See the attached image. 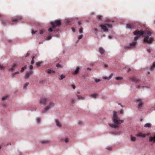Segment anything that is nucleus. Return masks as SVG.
<instances>
[{"instance_id": "14", "label": "nucleus", "mask_w": 155, "mask_h": 155, "mask_svg": "<svg viewBox=\"0 0 155 155\" xmlns=\"http://www.w3.org/2000/svg\"><path fill=\"white\" fill-rule=\"evenodd\" d=\"M98 94H92L89 95V96L93 97L94 98H95L97 97Z\"/></svg>"}, {"instance_id": "40", "label": "nucleus", "mask_w": 155, "mask_h": 155, "mask_svg": "<svg viewBox=\"0 0 155 155\" xmlns=\"http://www.w3.org/2000/svg\"><path fill=\"white\" fill-rule=\"evenodd\" d=\"M79 32L80 33H81L83 32V28H81L79 30Z\"/></svg>"}, {"instance_id": "54", "label": "nucleus", "mask_w": 155, "mask_h": 155, "mask_svg": "<svg viewBox=\"0 0 155 155\" xmlns=\"http://www.w3.org/2000/svg\"><path fill=\"white\" fill-rule=\"evenodd\" d=\"M72 31H73V32H75V29L74 28H72Z\"/></svg>"}, {"instance_id": "47", "label": "nucleus", "mask_w": 155, "mask_h": 155, "mask_svg": "<svg viewBox=\"0 0 155 155\" xmlns=\"http://www.w3.org/2000/svg\"><path fill=\"white\" fill-rule=\"evenodd\" d=\"M74 99H72L71 100V102L73 104L74 103Z\"/></svg>"}, {"instance_id": "60", "label": "nucleus", "mask_w": 155, "mask_h": 155, "mask_svg": "<svg viewBox=\"0 0 155 155\" xmlns=\"http://www.w3.org/2000/svg\"><path fill=\"white\" fill-rule=\"evenodd\" d=\"M29 55V54L28 53H27L26 56H28Z\"/></svg>"}, {"instance_id": "10", "label": "nucleus", "mask_w": 155, "mask_h": 155, "mask_svg": "<svg viewBox=\"0 0 155 155\" xmlns=\"http://www.w3.org/2000/svg\"><path fill=\"white\" fill-rule=\"evenodd\" d=\"M21 17H18L13 18L12 19V21L13 22H16L21 20Z\"/></svg>"}, {"instance_id": "26", "label": "nucleus", "mask_w": 155, "mask_h": 155, "mask_svg": "<svg viewBox=\"0 0 155 155\" xmlns=\"http://www.w3.org/2000/svg\"><path fill=\"white\" fill-rule=\"evenodd\" d=\"M26 68H27L26 66H25L24 67H22L21 69V72H23L24 71V70Z\"/></svg>"}, {"instance_id": "34", "label": "nucleus", "mask_w": 155, "mask_h": 155, "mask_svg": "<svg viewBox=\"0 0 155 155\" xmlns=\"http://www.w3.org/2000/svg\"><path fill=\"white\" fill-rule=\"evenodd\" d=\"M64 78H65V76L64 75L62 74L60 78V80H62Z\"/></svg>"}, {"instance_id": "43", "label": "nucleus", "mask_w": 155, "mask_h": 155, "mask_svg": "<svg viewBox=\"0 0 155 155\" xmlns=\"http://www.w3.org/2000/svg\"><path fill=\"white\" fill-rule=\"evenodd\" d=\"M83 35H80L78 37V39H81L82 38Z\"/></svg>"}, {"instance_id": "52", "label": "nucleus", "mask_w": 155, "mask_h": 155, "mask_svg": "<svg viewBox=\"0 0 155 155\" xmlns=\"http://www.w3.org/2000/svg\"><path fill=\"white\" fill-rule=\"evenodd\" d=\"M29 68L31 70L33 68V66L32 65H31L30 66Z\"/></svg>"}, {"instance_id": "57", "label": "nucleus", "mask_w": 155, "mask_h": 155, "mask_svg": "<svg viewBox=\"0 0 155 155\" xmlns=\"http://www.w3.org/2000/svg\"><path fill=\"white\" fill-rule=\"evenodd\" d=\"M147 51L149 52V53H150V49H148L147 50Z\"/></svg>"}, {"instance_id": "24", "label": "nucleus", "mask_w": 155, "mask_h": 155, "mask_svg": "<svg viewBox=\"0 0 155 155\" xmlns=\"http://www.w3.org/2000/svg\"><path fill=\"white\" fill-rule=\"evenodd\" d=\"M155 67V62H153V65L150 68V70L151 71L153 70Z\"/></svg>"}, {"instance_id": "44", "label": "nucleus", "mask_w": 155, "mask_h": 155, "mask_svg": "<svg viewBox=\"0 0 155 155\" xmlns=\"http://www.w3.org/2000/svg\"><path fill=\"white\" fill-rule=\"evenodd\" d=\"M138 37H135L134 38V41H136L137 42V40L138 39Z\"/></svg>"}, {"instance_id": "16", "label": "nucleus", "mask_w": 155, "mask_h": 155, "mask_svg": "<svg viewBox=\"0 0 155 155\" xmlns=\"http://www.w3.org/2000/svg\"><path fill=\"white\" fill-rule=\"evenodd\" d=\"M55 122H56V125H57L58 127H61V124L59 122V121H58V120L57 119H56L55 120Z\"/></svg>"}, {"instance_id": "8", "label": "nucleus", "mask_w": 155, "mask_h": 155, "mask_svg": "<svg viewBox=\"0 0 155 155\" xmlns=\"http://www.w3.org/2000/svg\"><path fill=\"white\" fill-rule=\"evenodd\" d=\"M33 73V71H32L31 70L30 71L27 72L26 73L25 76V79H28L29 78V76L30 75L32 74Z\"/></svg>"}, {"instance_id": "5", "label": "nucleus", "mask_w": 155, "mask_h": 155, "mask_svg": "<svg viewBox=\"0 0 155 155\" xmlns=\"http://www.w3.org/2000/svg\"><path fill=\"white\" fill-rule=\"evenodd\" d=\"M39 101L41 104L45 105L48 102V99L46 97H42L40 99Z\"/></svg>"}, {"instance_id": "49", "label": "nucleus", "mask_w": 155, "mask_h": 155, "mask_svg": "<svg viewBox=\"0 0 155 155\" xmlns=\"http://www.w3.org/2000/svg\"><path fill=\"white\" fill-rule=\"evenodd\" d=\"M137 88H140L142 87L140 86V85H139L137 84Z\"/></svg>"}, {"instance_id": "27", "label": "nucleus", "mask_w": 155, "mask_h": 155, "mask_svg": "<svg viewBox=\"0 0 155 155\" xmlns=\"http://www.w3.org/2000/svg\"><path fill=\"white\" fill-rule=\"evenodd\" d=\"M131 140L133 141H135L136 140V138L135 137L131 136Z\"/></svg>"}, {"instance_id": "58", "label": "nucleus", "mask_w": 155, "mask_h": 155, "mask_svg": "<svg viewBox=\"0 0 155 155\" xmlns=\"http://www.w3.org/2000/svg\"><path fill=\"white\" fill-rule=\"evenodd\" d=\"M104 67H105V68H107V64H105L104 65Z\"/></svg>"}, {"instance_id": "61", "label": "nucleus", "mask_w": 155, "mask_h": 155, "mask_svg": "<svg viewBox=\"0 0 155 155\" xmlns=\"http://www.w3.org/2000/svg\"><path fill=\"white\" fill-rule=\"evenodd\" d=\"M150 135V133H147V134H146V135L148 136V135Z\"/></svg>"}, {"instance_id": "36", "label": "nucleus", "mask_w": 155, "mask_h": 155, "mask_svg": "<svg viewBox=\"0 0 155 155\" xmlns=\"http://www.w3.org/2000/svg\"><path fill=\"white\" fill-rule=\"evenodd\" d=\"M105 21L106 22H113L114 21H111L109 19H108L106 20V21Z\"/></svg>"}, {"instance_id": "4", "label": "nucleus", "mask_w": 155, "mask_h": 155, "mask_svg": "<svg viewBox=\"0 0 155 155\" xmlns=\"http://www.w3.org/2000/svg\"><path fill=\"white\" fill-rule=\"evenodd\" d=\"M54 106V104L52 102H50L49 105L47 106L43 112V113L47 111L48 110Z\"/></svg>"}, {"instance_id": "7", "label": "nucleus", "mask_w": 155, "mask_h": 155, "mask_svg": "<svg viewBox=\"0 0 155 155\" xmlns=\"http://www.w3.org/2000/svg\"><path fill=\"white\" fill-rule=\"evenodd\" d=\"M136 44L137 42L136 41H134L130 44L129 46H126L125 47V48L126 49L129 48H133L135 47Z\"/></svg>"}, {"instance_id": "31", "label": "nucleus", "mask_w": 155, "mask_h": 155, "mask_svg": "<svg viewBox=\"0 0 155 155\" xmlns=\"http://www.w3.org/2000/svg\"><path fill=\"white\" fill-rule=\"evenodd\" d=\"M116 79L117 80H120L122 79V78L121 77H116Z\"/></svg>"}, {"instance_id": "53", "label": "nucleus", "mask_w": 155, "mask_h": 155, "mask_svg": "<svg viewBox=\"0 0 155 155\" xmlns=\"http://www.w3.org/2000/svg\"><path fill=\"white\" fill-rule=\"evenodd\" d=\"M107 149L108 150H111L112 149V148L111 147H109L107 148Z\"/></svg>"}, {"instance_id": "15", "label": "nucleus", "mask_w": 155, "mask_h": 155, "mask_svg": "<svg viewBox=\"0 0 155 155\" xmlns=\"http://www.w3.org/2000/svg\"><path fill=\"white\" fill-rule=\"evenodd\" d=\"M149 141L150 142L153 141L154 142H155V136L153 137H150L149 138Z\"/></svg>"}, {"instance_id": "55", "label": "nucleus", "mask_w": 155, "mask_h": 155, "mask_svg": "<svg viewBox=\"0 0 155 155\" xmlns=\"http://www.w3.org/2000/svg\"><path fill=\"white\" fill-rule=\"evenodd\" d=\"M123 113V110H121L120 111V113L122 114Z\"/></svg>"}, {"instance_id": "1", "label": "nucleus", "mask_w": 155, "mask_h": 155, "mask_svg": "<svg viewBox=\"0 0 155 155\" xmlns=\"http://www.w3.org/2000/svg\"><path fill=\"white\" fill-rule=\"evenodd\" d=\"M134 34L136 35L141 36L143 35L144 37L143 41L146 43H150L153 40V38H149V37L151 35V32L149 31H136L134 32Z\"/></svg>"}, {"instance_id": "19", "label": "nucleus", "mask_w": 155, "mask_h": 155, "mask_svg": "<svg viewBox=\"0 0 155 155\" xmlns=\"http://www.w3.org/2000/svg\"><path fill=\"white\" fill-rule=\"evenodd\" d=\"M55 72V71L51 69L48 70L47 71V73L48 74H51V73H54Z\"/></svg>"}, {"instance_id": "21", "label": "nucleus", "mask_w": 155, "mask_h": 155, "mask_svg": "<svg viewBox=\"0 0 155 155\" xmlns=\"http://www.w3.org/2000/svg\"><path fill=\"white\" fill-rule=\"evenodd\" d=\"M79 67H77L76 68V70L74 72V74H77L78 72L79 71Z\"/></svg>"}, {"instance_id": "23", "label": "nucleus", "mask_w": 155, "mask_h": 155, "mask_svg": "<svg viewBox=\"0 0 155 155\" xmlns=\"http://www.w3.org/2000/svg\"><path fill=\"white\" fill-rule=\"evenodd\" d=\"M151 124L150 123H147L144 125V127L150 128L151 127Z\"/></svg>"}, {"instance_id": "42", "label": "nucleus", "mask_w": 155, "mask_h": 155, "mask_svg": "<svg viewBox=\"0 0 155 155\" xmlns=\"http://www.w3.org/2000/svg\"><path fill=\"white\" fill-rule=\"evenodd\" d=\"M51 38V36H48L46 40H50Z\"/></svg>"}, {"instance_id": "48", "label": "nucleus", "mask_w": 155, "mask_h": 155, "mask_svg": "<svg viewBox=\"0 0 155 155\" xmlns=\"http://www.w3.org/2000/svg\"><path fill=\"white\" fill-rule=\"evenodd\" d=\"M37 31H34V30H32L31 32L32 34H35L36 32Z\"/></svg>"}, {"instance_id": "30", "label": "nucleus", "mask_w": 155, "mask_h": 155, "mask_svg": "<svg viewBox=\"0 0 155 155\" xmlns=\"http://www.w3.org/2000/svg\"><path fill=\"white\" fill-rule=\"evenodd\" d=\"M106 25H107L109 27L111 28L112 27V26L111 25H110L108 24H105Z\"/></svg>"}, {"instance_id": "51", "label": "nucleus", "mask_w": 155, "mask_h": 155, "mask_svg": "<svg viewBox=\"0 0 155 155\" xmlns=\"http://www.w3.org/2000/svg\"><path fill=\"white\" fill-rule=\"evenodd\" d=\"M65 141L66 143H68V139L67 138H66V139H65Z\"/></svg>"}, {"instance_id": "38", "label": "nucleus", "mask_w": 155, "mask_h": 155, "mask_svg": "<svg viewBox=\"0 0 155 155\" xmlns=\"http://www.w3.org/2000/svg\"><path fill=\"white\" fill-rule=\"evenodd\" d=\"M8 97L7 96H6L5 97H2V99L3 101L5 100Z\"/></svg>"}, {"instance_id": "37", "label": "nucleus", "mask_w": 155, "mask_h": 155, "mask_svg": "<svg viewBox=\"0 0 155 155\" xmlns=\"http://www.w3.org/2000/svg\"><path fill=\"white\" fill-rule=\"evenodd\" d=\"M28 83H26L25 84L24 86V88H25L28 85Z\"/></svg>"}, {"instance_id": "59", "label": "nucleus", "mask_w": 155, "mask_h": 155, "mask_svg": "<svg viewBox=\"0 0 155 155\" xmlns=\"http://www.w3.org/2000/svg\"><path fill=\"white\" fill-rule=\"evenodd\" d=\"M81 22H80V21H79V22H78V25H81Z\"/></svg>"}, {"instance_id": "33", "label": "nucleus", "mask_w": 155, "mask_h": 155, "mask_svg": "<svg viewBox=\"0 0 155 155\" xmlns=\"http://www.w3.org/2000/svg\"><path fill=\"white\" fill-rule=\"evenodd\" d=\"M41 62H38L36 63V64L37 66H40L41 65Z\"/></svg>"}, {"instance_id": "12", "label": "nucleus", "mask_w": 155, "mask_h": 155, "mask_svg": "<svg viewBox=\"0 0 155 155\" xmlns=\"http://www.w3.org/2000/svg\"><path fill=\"white\" fill-rule=\"evenodd\" d=\"M100 26L101 27V28L103 29L105 31H107L108 29L107 28L106 26L104 25H100Z\"/></svg>"}, {"instance_id": "22", "label": "nucleus", "mask_w": 155, "mask_h": 155, "mask_svg": "<svg viewBox=\"0 0 155 155\" xmlns=\"http://www.w3.org/2000/svg\"><path fill=\"white\" fill-rule=\"evenodd\" d=\"M77 97H78V99L79 100H84V97L79 95L77 94Z\"/></svg>"}, {"instance_id": "39", "label": "nucleus", "mask_w": 155, "mask_h": 155, "mask_svg": "<svg viewBox=\"0 0 155 155\" xmlns=\"http://www.w3.org/2000/svg\"><path fill=\"white\" fill-rule=\"evenodd\" d=\"M40 120H41L40 118H38L37 120V123H39L40 122Z\"/></svg>"}, {"instance_id": "56", "label": "nucleus", "mask_w": 155, "mask_h": 155, "mask_svg": "<svg viewBox=\"0 0 155 155\" xmlns=\"http://www.w3.org/2000/svg\"><path fill=\"white\" fill-rule=\"evenodd\" d=\"M72 88L74 89H75V86H74V85H72Z\"/></svg>"}, {"instance_id": "62", "label": "nucleus", "mask_w": 155, "mask_h": 155, "mask_svg": "<svg viewBox=\"0 0 155 155\" xmlns=\"http://www.w3.org/2000/svg\"><path fill=\"white\" fill-rule=\"evenodd\" d=\"M108 38H109L111 39V37L110 36H108Z\"/></svg>"}, {"instance_id": "41", "label": "nucleus", "mask_w": 155, "mask_h": 155, "mask_svg": "<svg viewBox=\"0 0 155 155\" xmlns=\"http://www.w3.org/2000/svg\"><path fill=\"white\" fill-rule=\"evenodd\" d=\"M19 72H18V71H17V72H15V73H13V74H12V77H13L14 76V75H15V74H19Z\"/></svg>"}, {"instance_id": "32", "label": "nucleus", "mask_w": 155, "mask_h": 155, "mask_svg": "<svg viewBox=\"0 0 155 155\" xmlns=\"http://www.w3.org/2000/svg\"><path fill=\"white\" fill-rule=\"evenodd\" d=\"M34 57L33 56L32 57V61H31V64H33L34 63Z\"/></svg>"}, {"instance_id": "17", "label": "nucleus", "mask_w": 155, "mask_h": 155, "mask_svg": "<svg viewBox=\"0 0 155 155\" xmlns=\"http://www.w3.org/2000/svg\"><path fill=\"white\" fill-rule=\"evenodd\" d=\"M16 66V64H14L10 68L9 70L13 71L15 68Z\"/></svg>"}, {"instance_id": "20", "label": "nucleus", "mask_w": 155, "mask_h": 155, "mask_svg": "<svg viewBox=\"0 0 155 155\" xmlns=\"http://www.w3.org/2000/svg\"><path fill=\"white\" fill-rule=\"evenodd\" d=\"M49 142V141L48 140H42L41 141V143L42 144L48 143Z\"/></svg>"}, {"instance_id": "25", "label": "nucleus", "mask_w": 155, "mask_h": 155, "mask_svg": "<svg viewBox=\"0 0 155 155\" xmlns=\"http://www.w3.org/2000/svg\"><path fill=\"white\" fill-rule=\"evenodd\" d=\"M113 75V74H111L109 76V77H105L104 78V79H110L111 78Z\"/></svg>"}, {"instance_id": "29", "label": "nucleus", "mask_w": 155, "mask_h": 155, "mask_svg": "<svg viewBox=\"0 0 155 155\" xmlns=\"http://www.w3.org/2000/svg\"><path fill=\"white\" fill-rule=\"evenodd\" d=\"M4 67L3 66L0 65V69L1 70H3L4 69Z\"/></svg>"}, {"instance_id": "9", "label": "nucleus", "mask_w": 155, "mask_h": 155, "mask_svg": "<svg viewBox=\"0 0 155 155\" xmlns=\"http://www.w3.org/2000/svg\"><path fill=\"white\" fill-rule=\"evenodd\" d=\"M134 24L133 23H129L127 25V28L129 29L134 28Z\"/></svg>"}, {"instance_id": "50", "label": "nucleus", "mask_w": 155, "mask_h": 155, "mask_svg": "<svg viewBox=\"0 0 155 155\" xmlns=\"http://www.w3.org/2000/svg\"><path fill=\"white\" fill-rule=\"evenodd\" d=\"M44 33V31L42 30H41L40 31V34H42Z\"/></svg>"}, {"instance_id": "2", "label": "nucleus", "mask_w": 155, "mask_h": 155, "mask_svg": "<svg viewBox=\"0 0 155 155\" xmlns=\"http://www.w3.org/2000/svg\"><path fill=\"white\" fill-rule=\"evenodd\" d=\"M112 120L114 124H109V125L111 127L115 128H117L118 125L121 124L124 122L123 120L119 119L117 114V112L115 111L113 112Z\"/></svg>"}, {"instance_id": "6", "label": "nucleus", "mask_w": 155, "mask_h": 155, "mask_svg": "<svg viewBox=\"0 0 155 155\" xmlns=\"http://www.w3.org/2000/svg\"><path fill=\"white\" fill-rule=\"evenodd\" d=\"M135 102L138 104V108H140L142 107L143 103L141 100L140 99H137L135 100Z\"/></svg>"}, {"instance_id": "46", "label": "nucleus", "mask_w": 155, "mask_h": 155, "mask_svg": "<svg viewBox=\"0 0 155 155\" xmlns=\"http://www.w3.org/2000/svg\"><path fill=\"white\" fill-rule=\"evenodd\" d=\"M95 81L96 82H98L100 81V80L99 79H95Z\"/></svg>"}, {"instance_id": "3", "label": "nucleus", "mask_w": 155, "mask_h": 155, "mask_svg": "<svg viewBox=\"0 0 155 155\" xmlns=\"http://www.w3.org/2000/svg\"><path fill=\"white\" fill-rule=\"evenodd\" d=\"M51 25L52 28H50L48 31L49 32H51L53 31V28H54L56 27L59 26L61 25V22L60 20H57L54 21V22H51Z\"/></svg>"}, {"instance_id": "13", "label": "nucleus", "mask_w": 155, "mask_h": 155, "mask_svg": "<svg viewBox=\"0 0 155 155\" xmlns=\"http://www.w3.org/2000/svg\"><path fill=\"white\" fill-rule=\"evenodd\" d=\"M137 137H144L146 136V134H143L142 133H139L137 135Z\"/></svg>"}, {"instance_id": "28", "label": "nucleus", "mask_w": 155, "mask_h": 155, "mask_svg": "<svg viewBox=\"0 0 155 155\" xmlns=\"http://www.w3.org/2000/svg\"><path fill=\"white\" fill-rule=\"evenodd\" d=\"M2 23L4 25H5L6 24V21H5L3 20L2 21Z\"/></svg>"}, {"instance_id": "45", "label": "nucleus", "mask_w": 155, "mask_h": 155, "mask_svg": "<svg viewBox=\"0 0 155 155\" xmlns=\"http://www.w3.org/2000/svg\"><path fill=\"white\" fill-rule=\"evenodd\" d=\"M56 67H61V65L58 64H56Z\"/></svg>"}, {"instance_id": "63", "label": "nucleus", "mask_w": 155, "mask_h": 155, "mask_svg": "<svg viewBox=\"0 0 155 155\" xmlns=\"http://www.w3.org/2000/svg\"><path fill=\"white\" fill-rule=\"evenodd\" d=\"M81 122H78V124H81Z\"/></svg>"}, {"instance_id": "18", "label": "nucleus", "mask_w": 155, "mask_h": 155, "mask_svg": "<svg viewBox=\"0 0 155 155\" xmlns=\"http://www.w3.org/2000/svg\"><path fill=\"white\" fill-rule=\"evenodd\" d=\"M99 52L102 54L104 52V50L102 48L100 47L99 48Z\"/></svg>"}, {"instance_id": "11", "label": "nucleus", "mask_w": 155, "mask_h": 155, "mask_svg": "<svg viewBox=\"0 0 155 155\" xmlns=\"http://www.w3.org/2000/svg\"><path fill=\"white\" fill-rule=\"evenodd\" d=\"M130 80L134 82L135 83L138 82L139 81V80L137 78L135 77H132L130 78Z\"/></svg>"}, {"instance_id": "35", "label": "nucleus", "mask_w": 155, "mask_h": 155, "mask_svg": "<svg viewBox=\"0 0 155 155\" xmlns=\"http://www.w3.org/2000/svg\"><path fill=\"white\" fill-rule=\"evenodd\" d=\"M97 18L99 20H101L102 18V16L101 15H98L97 16Z\"/></svg>"}, {"instance_id": "64", "label": "nucleus", "mask_w": 155, "mask_h": 155, "mask_svg": "<svg viewBox=\"0 0 155 155\" xmlns=\"http://www.w3.org/2000/svg\"><path fill=\"white\" fill-rule=\"evenodd\" d=\"M87 69L88 70H91V69L90 68H87Z\"/></svg>"}]
</instances>
